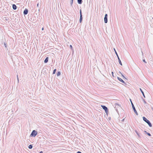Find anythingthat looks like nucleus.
Masks as SVG:
<instances>
[{
    "label": "nucleus",
    "mask_w": 153,
    "mask_h": 153,
    "mask_svg": "<svg viewBox=\"0 0 153 153\" xmlns=\"http://www.w3.org/2000/svg\"><path fill=\"white\" fill-rule=\"evenodd\" d=\"M73 0H71V6H72V4H73Z\"/></svg>",
    "instance_id": "21"
},
{
    "label": "nucleus",
    "mask_w": 153,
    "mask_h": 153,
    "mask_svg": "<svg viewBox=\"0 0 153 153\" xmlns=\"http://www.w3.org/2000/svg\"><path fill=\"white\" fill-rule=\"evenodd\" d=\"M143 61L145 63H146L147 62H146V61L145 60V59H143Z\"/></svg>",
    "instance_id": "25"
},
{
    "label": "nucleus",
    "mask_w": 153,
    "mask_h": 153,
    "mask_svg": "<svg viewBox=\"0 0 153 153\" xmlns=\"http://www.w3.org/2000/svg\"><path fill=\"white\" fill-rule=\"evenodd\" d=\"M28 10L27 8H25L23 12V14L24 15H26L28 13Z\"/></svg>",
    "instance_id": "7"
},
{
    "label": "nucleus",
    "mask_w": 153,
    "mask_h": 153,
    "mask_svg": "<svg viewBox=\"0 0 153 153\" xmlns=\"http://www.w3.org/2000/svg\"><path fill=\"white\" fill-rule=\"evenodd\" d=\"M37 6L38 7H39V3H38V4H37Z\"/></svg>",
    "instance_id": "26"
},
{
    "label": "nucleus",
    "mask_w": 153,
    "mask_h": 153,
    "mask_svg": "<svg viewBox=\"0 0 153 153\" xmlns=\"http://www.w3.org/2000/svg\"><path fill=\"white\" fill-rule=\"evenodd\" d=\"M70 48H72V46L71 45H70Z\"/></svg>",
    "instance_id": "27"
},
{
    "label": "nucleus",
    "mask_w": 153,
    "mask_h": 153,
    "mask_svg": "<svg viewBox=\"0 0 153 153\" xmlns=\"http://www.w3.org/2000/svg\"><path fill=\"white\" fill-rule=\"evenodd\" d=\"M108 14H105L104 18V22L105 23H106L108 22Z\"/></svg>",
    "instance_id": "6"
},
{
    "label": "nucleus",
    "mask_w": 153,
    "mask_h": 153,
    "mask_svg": "<svg viewBox=\"0 0 153 153\" xmlns=\"http://www.w3.org/2000/svg\"><path fill=\"white\" fill-rule=\"evenodd\" d=\"M39 153H43V152H42V151H40V152H39Z\"/></svg>",
    "instance_id": "32"
},
{
    "label": "nucleus",
    "mask_w": 153,
    "mask_h": 153,
    "mask_svg": "<svg viewBox=\"0 0 153 153\" xmlns=\"http://www.w3.org/2000/svg\"><path fill=\"white\" fill-rule=\"evenodd\" d=\"M4 46H5V47L6 48H7V45H6V43H4Z\"/></svg>",
    "instance_id": "24"
},
{
    "label": "nucleus",
    "mask_w": 153,
    "mask_h": 153,
    "mask_svg": "<svg viewBox=\"0 0 153 153\" xmlns=\"http://www.w3.org/2000/svg\"><path fill=\"white\" fill-rule=\"evenodd\" d=\"M82 0H77V2L79 4H81L82 3Z\"/></svg>",
    "instance_id": "14"
},
{
    "label": "nucleus",
    "mask_w": 153,
    "mask_h": 153,
    "mask_svg": "<svg viewBox=\"0 0 153 153\" xmlns=\"http://www.w3.org/2000/svg\"><path fill=\"white\" fill-rule=\"evenodd\" d=\"M37 134V132L35 130H33L32 132L30 135V137H35Z\"/></svg>",
    "instance_id": "2"
},
{
    "label": "nucleus",
    "mask_w": 153,
    "mask_h": 153,
    "mask_svg": "<svg viewBox=\"0 0 153 153\" xmlns=\"http://www.w3.org/2000/svg\"><path fill=\"white\" fill-rule=\"evenodd\" d=\"M115 105H119V104L117 103H115Z\"/></svg>",
    "instance_id": "28"
},
{
    "label": "nucleus",
    "mask_w": 153,
    "mask_h": 153,
    "mask_svg": "<svg viewBox=\"0 0 153 153\" xmlns=\"http://www.w3.org/2000/svg\"><path fill=\"white\" fill-rule=\"evenodd\" d=\"M17 80H18V82H19V78H18V75H17Z\"/></svg>",
    "instance_id": "30"
},
{
    "label": "nucleus",
    "mask_w": 153,
    "mask_h": 153,
    "mask_svg": "<svg viewBox=\"0 0 153 153\" xmlns=\"http://www.w3.org/2000/svg\"><path fill=\"white\" fill-rule=\"evenodd\" d=\"M143 102H144V103L145 104H146V106H147L148 104H147L146 102V101L145 100V99H143Z\"/></svg>",
    "instance_id": "17"
},
{
    "label": "nucleus",
    "mask_w": 153,
    "mask_h": 153,
    "mask_svg": "<svg viewBox=\"0 0 153 153\" xmlns=\"http://www.w3.org/2000/svg\"><path fill=\"white\" fill-rule=\"evenodd\" d=\"M42 30H44V28L43 27H42Z\"/></svg>",
    "instance_id": "33"
},
{
    "label": "nucleus",
    "mask_w": 153,
    "mask_h": 153,
    "mask_svg": "<svg viewBox=\"0 0 153 153\" xmlns=\"http://www.w3.org/2000/svg\"><path fill=\"white\" fill-rule=\"evenodd\" d=\"M146 123L148 124L150 127H152V125L149 120Z\"/></svg>",
    "instance_id": "12"
},
{
    "label": "nucleus",
    "mask_w": 153,
    "mask_h": 153,
    "mask_svg": "<svg viewBox=\"0 0 153 153\" xmlns=\"http://www.w3.org/2000/svg\"><path fill=\"white\" fill-rule=\"evenodd\" d=\"M12 7L13 10H16L17 8V6L15 4H13L12 5Z\"/></svg>",
    "instance_id": "10"
},
{
    "label": "nucleus",
    "mask_w": 153,
    "mask_h": 153,
    "mask_svg": "<svg viewBox=\"0 0 153 153\" xmlns=\"http://www.w3.org/2000/svg\"><path fill=\"white\" fill-rule=\"evenodd\" d=\"M101 106L102 108L105 110L106 114L108 115V108L105 105H101Z\"/></svg>",
    "instance_id": "1"
},
{
    "label": "nucleus",
    "mask_w": 153,
    "mask_h": 153,
    "mask_svg": "<svg viewBox=\"0 0 153 153\" xmlns=\"http://www.w3.org/2000/svg\"><path fill=\"white\" fill-rule=\"evenodd\" d=\"M48 57H46L45 58V59L44 61V62L45 63H47L48 62Z\"/></svg>",
    "instance_id": "11"
},
{
    "label": "nucleus",
    "mask_w": 153,
    "mask_h": 153,
    "mask_svg": "<svg viewBox=\"0 0 153 153\" xmlns=\"http://www.w3.org/2000/svg\"><path fill=\"white\" fill-rule=\"evenodd\" d=\"M120 73L121 74V75H122V76L124 78L126 79V78H125V77L124 76L123 74H122L120 72Z\"/></svg>",
    "instance_id": "22"
},
{
    "label": "nucleus",
    "mask_w": 153,
    "mask_h": 153,
    "mask_svg": "<svg viewBox=\"0 0 153 153\" xmlns=\"http://www.w3.org/2000/svg\"><path fill=\"white\" fill-rule=\"evenodd\" d=\"M130 100L131 102L132 106V108L133 109L134 112L135 113V114H136V115H138V114L135 108L134 107V106L132 102L131 101V99H130Z\"/></svg>",
    "instance_id": "3"
},
{
    "label": "nucleus",
    "mask_w": 153,
    "mask_h": 153,
    "mask_svg": "<svg viewBox=\"0 0 153 153\" xmlns=\"http://www.w3.org/2000/svg\"><path fill=\"white\" fill-rule=\"evenodd\" d=\"M80 19H79V22H80V23H81L82 21L83 18H82V11L81 9H80Z\"/></svg>",
    "instance_id": "5"
},
{
    "label": "nucleus",
    "mask_w": 153,
    "mask_h": 153,
    "mask_svg": "<svg viewBox=\"0 0 153 153\" xmlns=\"http://www.w3.org/2000/svg\"><path fill=\"white\" fill-rule=\"evenodd\" d=\"M140 90L141 92L142 93V94L143 95V97L144 98H145V94H144V92H143V90H142V89L141 88H140Z\"/></svg>",
    "instance_id": "13"
},
{
    "label": "nucleus",
    "mask_w": 153,
    "mask_h": 153,
    "mask_svg": "<svg viewBox=\"0 0 153 153\" xmlns=\"http://www.w3.org/2000/svg\"><path fill=\"white\" fill-rule=\"evenodd\" d=\"M111 74H112V76L113 77H114V72H111Z\"/></svg>",
    "instance_id": "23"
},
{
    "label": "nucleus",
    "mask_w": 153,
    "mask_h": 153,
    "mask_svg": "<svg viewBox=\"0 0 153 153\" xmlns=\"http://www.w3.org/2000/svg\"><path fill=\"white\" fill-rule=\"evenodd\" d=\"M124 120H125V118H124L123 119L121 120V121H122V122H123V121H124Z\"/></svg>",
    "instance_id": "29"
},
{
    "label": "nucleus",
    "mask_w": 153,
    "mask_h": 153,
    "mask_svg": "<svg viewBox=\"0 0 153 153\" xmlns=\"http://www.w3.org/2000/svg\"><path fill=\"white\" fill-rule=\"evenodd\" d=\"M108 119H109V120H110V119H111V117H109V118H108Z\"/></svg>",
    "instance_id": "34"
},
{
    "label": "nucleus",
    "mask_w": 153,
    "mask_h": 153,
    "mask_svg": "<svg viewBox=\"0 0 153 153\" xmlns=\"http://www.w3.org/2000/svg\"><path fill=\"white\" fill-rule=\"evenodd\" d=\"M114 50L115 51V53L116 55V56H117V58H118V61H119V63L120 64V65H122V63L121 62L119 58V57L117 54V52H116V51L115 50V49L114 48Z\"/></svg>",
    "instance_id": "4"
},
{
    "label": "nucleus",
    "mask_w": 153,
    "mask_h": 153,
    "mask_svg": "<svg viewBox=\"0 0 153 153\" xmlns=\"http://www.w3.org/2000/svg\"><path fill=\"white\" fill-rule=\"evenodd\" d=\"M28 148L29 149H31L32 148H33V146L32 145H29L28 146Z\"/></svg>",
    "instance_id": "18"
},
{
    "label": "nucleus",
    "mask_w": 153,
    "mask_h": 153,
    "mask_svg": "<svg viewBox=\"0 0 153 153\" xmlns=\"http://www.w3.org/2000/svg\"><path fill=\"white\" fill-rule=\"evenodd\" d=\"M143 120L146 123L149 120H147L145 117H143Z\"/></svg>",
    "instance_id": "9"
},
{
    "label": "nucleus",
    "mask_w": 153,
    "mask_h": 153,
    "mask_svg": "<svg viewBox=\"0 0 153 153\" xmlns=\"http://www.w3.org/2000/svg\"><path fill=\"white\" fill-rule=\"evenodd\" d=\"M56 69H54L53 71V74H55L56 72Z\"/></svg>",
    "instance_id": "20"
},
{
    "label": "nucleus",
    "mask_w": 153,
    "mask_h": 153,
    "mask_svg": "<svg viewBox=\"0 0 153 153\" xmlns=\"http://www.w3.org/2000/svg\"><path fill=\"white\" fill-rule=\"evenodd\" d=\"M61 74V72L60 71H58L57 73V76H59Z\"/></svg>",
    "instance_id": "19"
},
{
    "label": "nucleus",
    "mask_w": 153,
    "mask_h": 153,
    "mask_svg": "<svg viewBox=\"0 0 153 153\" xmlns=\"http://www.w3.org/2000/svg\"><path fill=\"white\" fill-rule=\"evenodd\" d=\"M144 132L146 134L148 135V136H151V134L147 132L146 131H144Z\"/></svg>",
    "instance_id": "15"
},
{
    "label": "nucleus",
    "mask_w": 153,
    "mask_h": 153,
    "mask_svg": "<svg viewBox=\"0 0 153 153\" xmlns=\"http://www.w3.org/2000/svg\"><path fill=\"white\" fill-rule=\"evenodd\" d=\"M117 78L122 83H123L124 84H125L126 85V84L125 83V82L121 78H120L118 76L117 77Z\"/></svg>",
    "instance_id": "8"
},
{
    "label": "nucleus",
    "mask_w": 153,
    "mask_h": 153,
    "mask_svg": "<svg viewBox=\"0 0 153 153\" xmlns=\"http://www.w3.org/2000/svg\"><path fill=\"white\" fill-rule=\"evenodd\" d=\"M76 153H82V152L80 151H78Z\"/></svg>",
    "instance_id": "31"
},
{
    "label": "nucleus",
    "mask_w": 153,
    "mask_h": 153,
    "mask_svg": "<svg viewBox=\"0 0 153 153\" xmlns=\"http://www.w3.org/2000/svg\"><path fill=\"white\" fill-rule=\"evenodd\" d=\"M135 132L137 134V135L138 137L140 138V134L138 133V132L136 130L135 131Z\"/></svg>",
    "instance_id": "16"
}]
</instances>
